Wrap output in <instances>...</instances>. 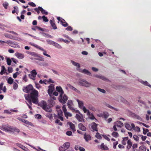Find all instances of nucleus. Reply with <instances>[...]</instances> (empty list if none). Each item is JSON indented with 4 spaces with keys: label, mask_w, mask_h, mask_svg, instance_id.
I'll list each match as a JSON object with an SVG mask.
<instances>
[{
    "label": "nucleus",
    "mask_w": 151,
    "mask_h": 151,
    "mask_svg": "<svg viewBox=\"0 0 151 151\" xmlns=\"http://www.w3.org/2000/svg\"><path fill=\"white\" fill-rule=\"evenodd\" d=\"M121 143L122 145L119 144L118 145V147L119 149H124L126 146L127 149L129 150L132 147V143L128 137H123Z\"/></svg>",
    "instance_id": "nucleus-1"
},
{
    "label": "nucleus",
    "mask_w": 151,
    "mask_h": 151,
    "mask_svg": "<svg viewBox=\"0 0 151 151\" xmlns=\"http://www.w3.org/2000/svg\"><path fill=\"white\" fill-rule=\"evenodd\" d=\"M26 99L32 105V102L35 104L38 103V95H24Z\"/></svg>",
    "instance_id": "nucleus-2"
},
{
    "label": "nucleus",
    "mask_w": 151,
    "mask_h": 151,
    "mask_svg": "<svg viewBox=\"0 0 151 151\" xmlns=\"http://www.w3.org/2000/svg\"><path fill=\"white\" fill-rule=\"evenodd\" d=\"M23 91L27 93H30V94H38V91L34 89L32 86L29 84L23 88Z\"/></svg>",
    "instance_id": "nucleus-3"
},
{
    "label": "nucleus",
    "mask_w": 151,
    "mask_h": 151,
    "mask_svg": "<svg viewBox=\"0 0 151 151\" xmlns=\"http://www.w3.org/2000/svg\"><path fill=\"white\" fill-rule=\"evenodd\" d=\"M132 147L133 151H146L147 150L146 147L144 145L140 146L137 149L138 144L137 143L132 144Z\"/></svg>",
    "instance_id": "nucleus-4"
},
{
    "label": "nucleus",
    "mask_w": 151,
    "mask_h": 151,
    "mask_svg": "<svg viewBox=\"0 0 151 151\" xmlns=\"http://www.w3.org/2000/svg\"><path fill=\"white\" fill-rule=\"evenodd\" d=\"M40 106L45 111L51 112L52 111V109L50 106L48 105L46 102L42 101L40 103Z\"/></svg>",
    "instance_id": "nucleus-5"
},
{
    "label": "nucleus",
    "mask_w": 151,
    "mask_h": 151,
    "mask_svg": "<svg viewBox=\"0 0 151 151\" xmlns=\"http://www.w3.org/2000/svg\"><path fill=\"white\" fill-rule=\"evenodd\" d=\"M124 126L123 123L120 121H117L114 122L113 129L114 131H117L118 130L117 127L121 128Z\"/></svg>",
    "instance_id": "nucleus-6"
},
{
    "label": "nucleus",
    "mask_w": 151,
    "mask_h": 151,
    "mask_svg": "<svg viewBox=\"0 0 151 151\" xmlns=\"http://www.w3.org/2000/svg\"><path fill=\"white\" fill-rule=\"evenodd\" d=\"M70 146V143L69 142H65L63 146L59 147V150L60 151H64L68 149Z\"/></svg>",
    "instance_id": "nucleus-7"
},
{
    "label": "nucleus",
    "mask_w": 151,
    "mask_h": 151,
    "mask_svg": "<svg viewBox=\"0 0 151 151\" xmlns=\"http://www.w3.org/2000/svg\"><path fill=\"white\" fill-rule=\"evenodd\" d=\"M98 124L95 122H92L90 125V129L93 132H97L98 131Z\"/></svg>",
    "instance_id": "nucleus-8"
},
{
    "label": "nucleus",
    "mask_w": 151,
    "mask_h": 151,
    "mask_svg": "<svg viewBox=\"0 0 151 151\" xmlns=\"http://www.w3.org/2000/svg\"><path fill=\"white\" fill-rule=\"evenodd\" d=\"M78 83L79 85L86 87H89L91 85V83H90L84 79L80 80Z\"/></svg>",
    "instance_id": "nucleus-9"
},
{
    "label": "nucleus",
    "mask_w": 151,
    "mask_h": 151,
    "mask_svg": "<svg viewBox=\"0 0 151 151\" xmlns=\"http://www.w3.org/2000/svg\"><path fill=\"white\" fill-rule=\"evenodd\" d=\"M77 101L78 103L79 107L83 110L84 113H86L87 112V109L84 106V104L83 101L78 99H77Z\"/></svg>",
    "instance_id": "nucleus-10"
},
{
    "label": "nucleus",
    "mask_w": 151,
    "mask_h": 151,
    "mask_svg": "<svg viewBox=\"0 0 151 151\" xmlns=\"http://www.w3.org/2000/svg\"><path fill=\"white\" fill-rule=\"evenodd\" d=\"M58 109H60L59 106H57V117L62 121L63 120V113L62 110L60 109L58 110Z\"/></svg>",
    "instance_id": "nucleus-11"
},
{
    "label": "nucleus",
    "mask_w": 151,
    "mask_h": 151,
    "mask_svg": "<svg viewBox=\"0 0 151 151\" xmlns=\"http://www.w3.org/2000/svg\"><path fill=\"white\" fill-rule=\"evenodd\" d=\"M57 20L59 21L58 23H60L63 26L66 27L68 25V24L65 21V20L60 17H57Z\"/></svg>",
    "instance_id": "nucleus-12"
},
{
    "label": "nucleus",
    "mask_w": 151,
    "mask_h": 151,
    "mask_svg": "<svg viewBox=\"0 0 151 151\" xmlns=\"http://www.w3.org/2000/svg\"><path fill=\"white\" fill-rule=\"evenodd\" d=\"M76 117L78 121L80 122H84L85 120L82 114L79 112L76 115Z\"/></svg>",
    "instance_id": "nucleus-13"
},
{
    "label": "nucleus",
    "mask_w": 151,
    "mask_h": 151,
    "mask_svg": "<svg viewBox=\"0 0 151 151\" xmlns=\"http://www.w3.org/2000/svg\"><path fill=\"white\" fill-rule=\"evenodd\" d=\"M62 109L64 112L65 116L67 119H68L69 117H70L72 116V114L71 113L67 111V109L65 105H63V106Z\"/></svg>",
    "instance_id": "nucleus-14"
},
{
    "label": "nucleus",
    "mask_w": 151,
    "mask_h": 151,
    "mask_svg": "<svg viewBox=\"0 0 151 151\" xmlns=\"http://www.w3.org/2000/svg\"><path fill=\"white\" fill-rule=\"evenodd\" d=\"M60 95L59 98V100L60 102L62 104H65L68 100V97L66 95Z\"/></svg>",
    "instance_id": "nucleus-15"
},
{
    "label": "nucleus",
    "mask_w": 151,
    "mask_h": 151,
    "mask_svg": "<svg viewBox=\"0 0 151 151\" xmlns=\"http://www.w3.org/2000/svg\"><path fill=\"white\" fill-rule=\"evenodd\" d=\"M6 43L13 47H16L18 45L17 42H13L10 40L6 41Z\"/></svg>",
    "instance_id": "nucleus-16"
},
{
    "label": "nucleus",
    "mask_w": 151,
    "mask_h": 151,
    "mask_svg": "<svg viewBox=\"0 0 151 151\" xmlns=\"http://www.w3.org/2000/svg\"><path fill=\"white\" fill-rule=\"evenodd\" d=\"M18 119L19 121L24 123L25 124L28 126H33V125L32 123L29 122L27 120L22 119L20 117L18 118Z\"/></svg>",
    "instance_id": "nucleus-17"
},
{
    "label": "nucleus",
    "mask_w": 151,
    "mask_h": 151,
    "mask_svg": "<svg viewBox=\"0 0 151 151\" xmlns=\"http://www.w3.org/2000/svg\"><path fill=\"white\" fill-rule=\"evenodd\" d=\"M87 115L88 116V118L91 119L92 120H93L95 119L96 120H97L96 119L94 115L92 113H91L89 111V110L87 109Z\"/></svg>",
    "instance_id": "nucleus-18"
},
{
    "label": "nucleus",
    "mask_w": 151,
    "mask_h": 151,
    "mask_svg": "<svg viewBox=\"0 0 151 151\" xmlns=\"http://www.w3.org/2000/svg\"><path fill=\"white\" fill-rule=\"evenodd\" d=\"M49 89L48 91V94H52L54 90V85L51 84L48 87Z\"/></svg>",
    "instance_id": "nucleus-19"
},
{
    "label": "nucleus",
    "mask_w": 151,
    "mask_h": 151,
    "mask_svg": "<svg viewBox=\"0 0 151 151\" xmlns=\"http://www.w3.org/2000/svg\"><path fill=\"white\" fill-rule=\"evenodd\" d=\"M131 125L132 126V130H133L134 132L139 133L140 132V128L138 126L135 127L134 124L132 123L131 124Z\"/></svg>",
    "instance_id": "nucleus-20"
},
{
    "label": "nucleus",
    "mask_w": 151,
    "mask_h": 151,
    "mask_svg": "<svg viewBox=\"0 0 151 151\" xmlns=\"http://www.w3.org/2000/svg\"><path fill=\"white\" fill-rule=\"evenodd\" d=\"M78 127L79 129L82 131H86V127L82 123H79L78 125Z\"/></svg>",
    "instance_id": "nucleus-21"
},
{
    "label": "nucleus",
    "mask_w": 151,
    "mask_h": 151,
    "mask_svg": "<svg viewBox=\"0 0 151 151\" xmlns=\"http://www.w3.org/2000/svg\"><path fill=\"white\" fill-rule=\"evenodd\" d=\"M67 124L69 125L70 128L73 132H74L76 131L75 127L74 124L70 122H68Z\"/></svg>",
    "instance_id": "nucleus-22"
},
{
    "label": "nucleus",
    "mask_w": 151,
    "mask_h": 151,
    "mask_svg": "<svg viewBox=\"0 0 151 151\" xmlns=\"http://www.w3.org/2000/svg\"><path fill=\"white\" fill-rule=\"evenodd\" d=\"M15 55L17 58L20 59L23 58L24 57V55L23 54L18 52H16Z\"/></svg>",
    "instance_id": "nucleus-23"
},
{
    "label": "nucleus",
    "mask_w": 151,
    "mask_h": 151,
    "mask_svg": "<svg viewBox=\"0 0 151 151\" xmlns=\"http://www.w3.org/2000/svg\"><path fill=\"white\" fill-rule=\"evenodd\" d=\"M16 145L18 147L21 148L23 150H24L25 151H28L29 150V149L28 148L25 147V146H23V145L19 144V143H16Z\"/></svg>",
    "instance_id": "nucleus-24"
},
{
    "label": "nucleus",
    "mask_w": 151,
    "mask_h": 151,
    "mask_svg": "<svg viewBox=\"0 0 151 151\" xmlns=\"http://www.w3.org/2000/svg\"><path fill=\"white\" fill-rule=\"evenodd\" d=\"M100 147L101 149L104 150H108L109 148L106 145H105L103 143H101L100 145Z\"/></svg>",
    "instance_id": "nucleus-25"
},
{
    "label": "nucleus",
    "mask_w": 151,
    "mask_h": 151,
    "mask_svg": "<svg viewBox=\"0 0 151 151\" xmlns=\"http://www.w3.org/2000/svg\"><path fill=\"white\" fill-rule=\"evenodd\" d=\"M67 86L69 88L72 89V90L75 91L76 92H77L78 93H80V92L76 88H74L73 86H71L70 84H67Z\"/></svg>",
    "instance_id": "nucleus-26"
},
{
    "label": "nucleus",
    "mask_w": 151,
    "mask_h": 151,
    "mask_svg": "<svg viewBox=\"0 0 151 151\" xmlns=\"http://www.w3.org/2000/svg\"><path fill=\"white\" fill-rule=\"evenodd\" d=\"M125 127L128 130L131 131L132 130V126L131 125V124L126 123L124 124Z\"/></svg>",
    "instance_id": "nucleus-27"
},
{
    "label": "nucleus",
    "mask_w": 151,
    "mask_h": 151,
    "mask_svg": "<svg viewBox=\"0 0 151 151\" xmlns=\"http://www.w3.org/2000/svg\"><path fill=\"white\" fill-rule=\"evenodd\" d=\"M84 138L86 141L88 142L91 140V137L89 134H85L84 135Z\"/></svg>",
    "instance_id": "nucleus-28"
},
{
    "label": "nucleus",
    "mask_w": 151,
    "mask_h": 151,
    "mask_svg": "<svg viewBox=\"0 0 151 151\" xmlns=\"http://www.w3.org/2000/svg\"><path fill=\"white\" fill-rule=\"evenodd\" d=\"M111 140L114 142L113 143V147L114 149H115L116 148V146L118 143V141H116V140L113 138H112L111 139Z\"/></svg>",
    "instance_id": "nucleus-29"
},
{
    "label": "nucleus",
    "mask_w": 151,
    "mask_h": 151,
    "mask_svg": "<svg viewBox=\"0 0 151 151\" xmlns=\"http://www.w3.org/2000/svg\"><path fill=\"white\" fill-rule=\"evenodd\" d=\"M74 148L76 150H79L80 151H85V149L83 147L79 146L78 145H76L75 147Z\"/></svg>",
    "instance_id": "nucleus-30"
},
{
    "label": "nucleus",
    "mask_w": 151,
    "mask_h": 151,
    "mask_svg": "<svg viewBox=\"0 0 151 151\" xmlns=\"http://www.w3.org/2000/svg\"><path fill=\"white\" fill-rule=\"evenodd\" d=\"M113 137L116 138L119 137V135L117 132L114 131H113L111 134Z\"/></svg>",
    "instance_id": "nucleus-31"
},
{
    "label": "nucleus",
    "mask_w": 151,
    "mask_h": 151,
    "mask_svg": "<svg viewBox=\"0 0 151 151\" xmlns=\"http://www.w3.org/2000/svg\"><path fill=\"white\" fill-rule=\"evenodd\" d=\"M109 114L107 112H104L101 114V116L105 119H106L109 116Z\"/></svg>",
    "instance_id": "nucleus-32"
},
{
    "label": "nucleus",
    "mask_w": 151,
    "mask_h": 151,
    "mask_svg": "<svg viewBox=\"0 0 151 151\" xmlns=\"http://www.w3.org/2000/svg\"><path fill=\"white\" fill-rule=\"evenodd\" d=\"M102 136L105 139L107 140V141L109 142L110 141L111 136L109 135L103 134L102 135Z\"/></svg>",
    "instance_id": "nucleus-33"
},
{
    "label": "nucleus",
    "mask_w": 151,
    "mask_h": 151,
    "mask_svg": "<svg viewBox=\"0 0 151 151\" xmlns=\"http://www.w3.org/2000/svg\"><path fill=\"white\" fill-rule=\"evenodd\" d=\"M57 92H59L60 94H63L64 93L63 91L62 88L60 86H57Z\"/></svg>",
    "instance_id": "nucleus-34"
},
{
    "label": "nucleus",
    "mask_w": 151,
    "mask_h": 151,
    "mask_svg": "<svg viewBox=\"0 0 151 151\" xmlns=\"http://www.w3.org/2000/svg\"><path fill=\"white\" fill-rule=\"evenodd\" d=\"M11 131L14 133H19L20 130L17 128L11 127Z\"/></svg>",
    "instance_id": "nucleus-35"
},
{
    "label": "nucleus",
    "mask_w": 151,
    "mask_h": 151,
    "mask_svg": "<svg viewBox=\"0 0 151 151\" xmlns=\"http://www.w3.org/2000/svg\"><path fill=\"white\" fill-rule=\"evenodd\" d=\"M81 72L89 76H92V74L88 70L86 69H84L83 70H82Z\"/></svg>",
    "instance_id": "nucleus-36"
},
{
    "label": "nucleus",
    "mask_w": 151,
    "mask_h": 151,
    "mask_svg": "<svg viewBox=\"0 0 151 151\" xmlns=\"http://www.w3.org/2000/svg\"><path fill=\"white\" fill-rule=\"evenodd\" d=\"M1 71L0 72V74L1 75H2L5 73L6 70L4 65H3L1 66Z\"/></svg>",
    "instance_id": "nucleus-37"
},
{
    "label": "nucleus",
    "mask_w": 151,
    "mask_h": 151,
    "mask_svg": "<svg viewBox=\"0 0 151 151\" xmlns=\"http://www.w3.org/2000/svg\"><path fill=\"white\" fill-rule=\"evenodd\" d=\"M40 10L41 12V13L43 14L47 15L48 12H46L45 10L44 9L41 7L39 6Z\"/></svg>",
    "instance_id": "nucleus-38"
},
{
    "label": "nucleus",
    "mask_w": 151,
    "mask_h": 151,
    "mask_svg": "<svg viewBox=\"0 0 151 151\" xmlns=\"http://www.w3.org/2000/svg\"><path fill=\"white\" fill-rule=\"evenodd\" d=\"M71 62L73 65L77 67L78 68H80V65L79 63L76 62L73 60H71Z\"/></svg>",
    "instance_id": "nucleus-39"
},
{
    "label": "nucleus",
    "mask_w": 151,
    "mask_h": 151,
    "mask_svg": "<svg viewBox=\"0 0 151 151\" xmlns=\"http://www.w3.org/2000/svg\"><path fill=\"white\" fill-rule=\"evenodd\" d=\"M151 114V111L150 110H148L147 111V114H146V118L147 120L149 119L150 115Z\"/></svg>",
    "instance_id": "nucleus-40"
},
{
    "label": "nucleus",
    "mask_w": 151,
    "mask_h": 151,
    "mask_svg": "<svg viewBox=\"0 0 151 151\" xmlns=\"http://www.w3.org/2000/svg\"><path fill=\"white\" fill-rule=\"evenodd\" d=\"M46 41L47 43L49 44L53 45L54 46H55L56 45V43L50 40H46Z\"/></svg>",
    "instance_id": "nucleus-41"
},
{
    "label": "nucleus",
    "mask_w": 151,
    "mask_h": 151,
    "mask_svg": "<svg viewBox=\"0 0 151 151\" xmlns=\"http://www.w3.org/2000/svg\"><path fill=\"white\" fill-rule=\"evenodd\" d=\"M102 135H101L99 133L97 132L95 135V137L98 139H102Z\"/></svg>",
    "instance_id": "nucleus-42"
},
{
    "label": "nucleus",
    "mask_w": 151,
    "mask_h": 151,
    "mask_svg": "<svg viewBox=\"0 0 151 151\" xmlns=\"http://www.w3.org/2000/svg\"><path fill=\"white\" fill-rule=\"evenodd\" d=\"M50 101H52L53 100H56V96L57 95H50Z\"/></svg>",
    "instance_id": "nucleus-43"
},
{
    "label": "nucleus",
    "mask_w": 151,
    "mask_h": 151,
    "mask_svg": "<svg viewBox=\"0 0 151 151\" xmlns=\"http://www.w3.org/2000/svg\"><path fill=\"white\" fill-rule=\"evenodd\" d=\"M3 129L5 131H11V127H5L3 128Z\"/></svg>",
    "instance_id": "nucleus-44"
},
{
    "label": "nucleus",
    "mask_w": 151,
    "mask_h": 151,
    "mask_svg": "<svg viewBox=\"0 0 151 151\" xmlns=\"http://www.w3.org/2000/svg\"><path fill=\"white\" fill-rule=\"evenodd\" d=\"M133 138L134 139L136 142H139V138L138 136L137 135L134 134L133 135Z\"/></svg>",
    "instance_id": "nucleus-45"
},
{
    "label": "nucleus",
    "mask_w": 151,
    "mask_h": 151,
    "mask_svg": "<svg viewBox=\"0 0 151 151\" xmlns=\"http://www.w3.org/2000/svg\"><path fill=\"white\" fill-rule=\"evenodd\" d=\"M67 104L68 107L70 109H71L72 108V101L68 100Z\"/></svg>",
    "instance_id": "nucleus-46"
},
{
    "label": "nucleus",
    "mask_w": 151,
    "mask_h": 151,
    "mask_svg": "<svg viewBox=\"0 0 151 151\" xmlns=\"http://www.w3.org/2000/svg\"><path fill=\"white\" fill-rule=\"evenodd\" d=\"M13 79L11 77H10L7 80V83L10 84H11L13 83Z\"/></svg>",
    "instance_id": "nucleus-47"
},
{
    "label": "nucleus",
    "mask_w": 151,
    "mask_h": 151,
    "mask_svg": "<svg viewBox=\"0 0 151 151\" xmlns=\"http://www.w3.org/2000/svg\"><path fill=\"white\" fill-rule=\"evenodd\" d=\"M50 22L53 28L54 29H56L57 28V27L55 24L52 22V20H50Z\"/></svg>",
    "instance_id": "nucleus-48"
},
{
    "label": "nucleus",
    "mask_w": 151,
    "mask_h": 151,
    "mask_svg": "<svg viewBox=\"0 0 151 151\" xmlns=\"http://www.w3.org/2000/svg\"><path fill=\"white\" fill-rule=\"evenodd\" d=\"M149 130L148 129H145V128H143V133L144 134H146L148 132Z\"/></svg>",
    "instance_id": "nucleus-49"
},
{
    "label": "nucleus",
    "mask_w": 151,
    "mask_h": 151,
    "mask_svg": "<svg viewBox=\"0 0 151 151\" xmlns=\"http://www.w3.org/2000/svg\"><path fill=\"white\" fill-rule=\"evenodd\" d=\"M96 76L97 77L101 79L102 80H104L105 81L106 80H107L106 78H105V77H104V76H98V75H96Z\"/></svg>",
    "instance_id": "nucleus-50"
},
{
    "label": "nucleus",
    "mask_w": 151,
    "mask_h": 151,
    "mask_svg": "<svg viewBox=\"0 0 151 151\" xmlns=\"http://www.w3.org/2000/svg\"><path fill=\"white\" fill-rule=\"evenodd\" d=\"M37 64H38L39 65H40L41 66H45L48 65V64L47 63H41L39 62H37Z\"/></svg>",
    "instance_id": "nucleus-51"
},
{
    "label": "nucleus",
    "mask_w": 151,
    "mask_h": 151,
    "mask_svg": "<svg viewBox=\"0 0 151 151\" xmlns=\"http://www.w3.org/2000/svg\"><path fill=\"white\" fill-rule=\"evenodd\" d=\"M6 62L8 65H11L12 61L9 58H7Z\"/></svg>",
    "instance_id": "nucleus-52"
},
{
    "label": "nucleus",
    "mask_w": 151,
    "mask_h": 151,
    "mask_svg": "<svg viewBox=\"0 0 151 151\" xmlns=\"http://www.w3.org/2000/svg\"><path fill=\"white\" fill-rule=\"evenodd\" d=\"M139 136L141 137L142 140V141H145L147 138V137L146 136H144L142 135H140Z\"/></svg>",
    "instance_id": "nucleus-53"
},
{
    "label": "nucleus",
    "mask_w": 151,
    "mask_h": 151,
    "mask_svg": "<svg viewBox=\"0 0 151 151\" xmlns=\"http://www.w3.org/2000/svg\"><path fill=\"white\" fill-rule=\"evenodd\" d=\"M47 117L49 118L50 120L52 119V114H48L46 115Z\"/></svg>",
    "instance_id": "nucleus-54"
},
{
    "label": "nucleus",
    "mask_w": 151,
    "mask_h": 151,
    "mask_svg": "<svg viewBox=\"0 0 151 151\" xmlns=\"http://www.w3.org/2000/svg\"><path fill=\"white\" fill-rule=\"evenodd\" d=\"M29 77L31 79L35 80V77L36 76H34L33 75H32V74H29Z\"/></svg>",
    "instance_id": "nucleus-55"
},
{
    "label": "nucleus",
    "mask_w": 151,
    "mask_h": 151,
    "mask_svg": "<svg viewBox=\"0 0 151 151\" xmlns=\"http://www.w3.org/2000/svg\"><path fill=\"white\" fill-rule=\"evenodd\" d=\"M142 83L145 85L148 86L150 87H151V85H150L147 81H143Z\"/></svg>",
    "instance_id": "nucleus-56"
},
{
    "label": "nucleus",
    "mask_w": 151,
    "mask_h": 151,
    "mask_svg": "<svg viewBox=\"0 0 151 151\" xmlns=\"http://www.w3.org/2000/svg\"><path fill=\"white\" fill-rule=\"evenodd\" d=\"M97 89L98 91H99L100 92H101L103 93H104L106 92V91L103 89H101L99 88H97Z\"/></svg>",
    "instance_id": "nucleus-57"
},
{
    "label": "nucleus",
    "mask_w": 151,
    "mask_h": 151,
    "mask_svg": "<svg viewBox=\"0 0 151 151\" xmlns=\"http://www.w3.org/2000/svg\"><path fill=\"white\" fill-rule=\"evenodd\" d=\"M18 86V85L16 83L14 82V83L13 87V88L14 89H15V90L17 88Z\"/></svg>",
    "instance_id": "nucleus-58"
},
{
    "label": "nucleus",
    "mask_w": 151,
    "mask_h": 151,
    "mask_svg": "<svg viewBox=\"0 0 151 151\" xmlns=\"http://www.w3.org/2000/svg\"><path fill=\"white\" fill-rule=\"evenodd\" d=\"M47 81L46 80H44V81H42V80H40L39 81V83L41 84L45 83V84H46L47 83H46V82H47Z\"/></svg>",
    "instance_id": "nucleus-59"
},
{
    "label": "nucleus",
    "mask_w": 151,
    "mask_h": 151,
    "mask_svg": "<svg viewBox=\"0 0 151 151\" xmlns=\"http://www.w3.org/2000/svg\"><path fill=\"white\" fill-rule=\"evenodd\" d=\"M28 4L32 7H35L36 6V4L32 2H29L28 3Z\"/></svg>",
    "instance_id": "nucleus-60"
},
{
    "label": "nucleus",
    "mask_w": 151,
    "mask_h": 151,
    "mask_svg": "<svg viewBox=\"0 0 151 151\" xmlns=\"http://www.w3.org/2000/svg\"><path fill=\"white\" fill-rule=\"evenodd\" d=\"M3 5L5 9H6L8 6V3L7 2H5L3 4Z\"/></svg>",
    "instance_id": "nucleus-61"
},
{
    "label": "nucleus",
    "mask_w": 151,
    "mask_h": 151,
    "mask_svg": "<svg viewBox=\"0 0 151 151\" xmlns=\"http://www.w3.org/2000/svg\"><path fill=\"white\" fill-rule=\"evenodd\" d=\"M31 74L36 76L37 73L35 70H33L31 71Z\"/></svg>",
    "instance_id": "nucleus-62"
},
{
    "label": "nucleus",
    "mask_w": 151,
    "mask_h": 151,
    "mask_svg": "<svg viewBox=\"0 0 151 151\" xmlns=\"http://www.w3.org/2000/svg\"><path fill=\"white\" fill-rule=\"evenodd\" d=\"M30 55L35 57H37V54L36 53L32 52H31Z\"/></svg>",
    "instance_id": "nucleus-63"
},
{
    "label": "nucleus",
    "mask_w": 151,
    "mask_h": 151,
    "mask_svg": "<svg viewBox=\"0 0 151 151\" xmlns=\"http://www.w3.org/2000/svg\"><path fill=\"white\" fill-rule=\"evenodd\" d=\"M42 18L43 19V21L45 22H47L48 21V20L47 18L45 16H43L42 17Z\"/></svg>",
    "instance_id": "nucleus-64"
}]
</instances>
